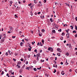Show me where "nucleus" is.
Returning <instances> with one entry per match:
<instances>
[{
	"mask_svg": "<svg viewBox=\"0 0 77 77\" xmlns=\"http://www.w3.org/2000/svg\"><path fill=\"white\" fill-rule=\"evenodd\" d=\"M70 27H71L72 30V29H73V26H70Z\"/></svg>",
	"mask_w": 77,
	"mask_h": 77,
	"instance_id": "a878e982",
	"label": "nucleus"
},
{
	"mask_svg": "<svg viewBox=\"0 0 77 77\" xmlns=\"http://www.w3.org/2000/svg\"><path fill=\"white\" fill-rule=\"evenodd\" d=\"M23 42H21L20 43V46H21V47H22V46H23Z\"/></svg>",
	"mask_w": 77,
	"mask_h": 77,
	"instance_id": "9d476101",
	"label": "nucleus"
},
{
	"mask_svg": "<svg viewBox=\"0 0 77 77\" xmlns=\"http://www.w3.org/2000/svg\"><path fill=\"white\" fill-rule=\"evenodd\" d=\"M13 3V2H12V1H10V4H11V5H12Z\"/></svg>",
	"mask_w": 77,
	"mask_h": 77,
	"instance_id": "4c0bfd02",
	"label": "nucleus"
},
{
	"mask_svg": "<svg viewBox=\"0 0 77 77\" xmlns=\"http://www.w3.org/2000/svg\"><path fill=\"white\" fill-rule=\"evenodd\" d=\"M34 3H36V0H34Z\"/></svg>",
	"mask_w": 77,
	"mask_h": 77,
	"instance_id": "de8ad7c7",
	"label": "nucleus"
},
{
	"mask_svg": "<svg viewBox=\"0 0 77 77\" xmlns=\"http://www.w3.org/2000/svg\"><path fill=\"white\" fill-rule=\"evenodd\" d=\"M4 72L3 71H2V73H1V75H3L4 74Z\"/></svg>",
	"mask_w": 77,
	"mask_h": 77,
	"instance_id": "7c9ffc66",
	"label": "nucleus"
},
{
	"mask_svg": "<svg viewBox=\"0 0 77 77\" xmlns=\"http://www.w3.org/2000/svg\"><path fill=\"white\" fill-rule=\"evenodd\" d=\"M26 65H27L28 64V61H26Z\"/></svg>",
	"mask_w": 77,
	"mask_h": 77,
	"instance_id": "a19ab883",
	"label": "nucleus"
},
{
	"mask_svg": "<svg viewBox=\"0 0 77 77\" xmlns=\"http://www.w3.org/2000/svg\"><path fill=\"white\" fill-rule=\"evenodd\" d=\"M33 69H34V71H36V70H37V69H36V68H34Z\"/></svg>",
	"mask_w": 77,
	"mask_h": 77,
	"instance_id": "5701e85b",
	"label": "nucleus"
},
{
	"mask_svg": "<svg viewBox=\"0 0 77 77\" xmlns=\"http://www.w3.org/2000/svg\"><path fill=\"white\" fill-rule=\"evenodd\" d=\"M12 38H15V36H12Z\"/></svg>",
	"mask_w": 77,
	"mask_h": 77,
	"instance_id": "a18cd8bd",
	"label": "nucleus"
},
{
	"mask_svg": "<svg viewBox=\"0 0 77 77\" xmlns=\"http://www.w3.org/2000/svg\"><path fill=\"white\" fill-rule=\"evenodd\" d=\"M21 61H23V59L21 58Z\"/></svg>",
	"mask_w": 77,
	"mask_h": 77,
	"instance_id": "bf43d9fd",
	"label": "nucleus"
},
{
	"mask_svg": "<svg viewBox=\"0 0 77 77\" xmlns=\"http://www.w3.org/2000/svg\"><path fill=\"white\" fill-rule=\"evenodd\" d=\"M66 40H65L64 41V43H66Z\"/></svg>",
	"mask_w": 77,
	"mask_h": 77,
	"instance_id": "603ef678",
	"label": "nucleus"
},
{
	"mask_svg": "<svg viewBox=\"0 0 77 77\" xmlns=\"http://www.w3.org/2000/svg\"><path fill=\"white\" fill-rule=\"evenodd\" d=\"M66 32H67V33H68V31H69V29H68L67 30H66Z\"/></svg>",
	"mask_w": 77,
	"mask_h": 77,
	"instance_id": "a211bd4d",
	"label": "nucleus"
},
{
	"mask_svg": "<svg viewBox=\"0 0 77 77\" xmlns=\"http://www.w3.org/2000/svg\"><path fill=\"white\" fill-rule=\"evenodd\" d=\"M39 36H41V34H40V33H39Z\"/></svg>",
	"mask_w": 77,
	"mask_h": 77,
	"instance_id": "4d7b16f0",
	"label": "nucleus"
},
{
	"mask_svg": "<svg viewBox=\"0 0 77 77\" xmlns=\"http://www.w3.org/2000/svg\"><path fill=\"white\" fill-rule=\"evenodd\" d=\"M1 43H3V42H4V40L3 39H2L1 41Z\"/></svg>",
	"mask_w": 77,
	"mask_h": 77,
	"instance_id": "1a4fd4ad",
	"label": "nucleus"
},
{
	"mask_svg": "<svg viewBox=\"0 0 77 77\" xmlns=\"http://www.w3.org/2000/svg\"><path fill=\"white\" fill-rule=\"evenodd\" d=\"M54 62H55V64H56V61H55V60H54Z\"/></svg>",
	"mask_w": 77,
	"mask_h": 77,
	"instance_id": "864d4df0",
	"label": "nucleus"
},
{
	"mask_svg": "<svg viewBox=\"0 0 77 77\" xmlns=\"http://www.w3.org/2000/svg\"><path fill=\"white\" fill-rule=\"evenodd\" d=\"M60 39L61 40H63V37L62 36L60 38Z\"/></svg>",
	"mask_w": 77,
	"mask_h": 77,
	"instance_id": "f8f14e48",
	"label": "nucleus"
},
{
	"mask_svg": "<svg viewBox=\"0 0 77 77\" xmlns=\"http://www.w3.org/2000/svg\"><path fill=\"white\" fill-rule=\"evenodd\" d=\"M35 57H40V54L39 53L38 54H37L36 55H35Z\"/></svg>",
	"mask_w": 77,
	"mask_h": 77,
	"instance_id": "7ed1b4c3",
	"label": "nucleus"
},
{
	"mask_svg": "<svg viewBox=\"0 0 77 77\" xmlns=\"http://www.w3.org/2000/svg\"><path fill=\"white\" fill-rule=\"evenodd\" d=\"M56 72V69H54V73H55V72Z\"/></svg>",
	"mask_w": 77,
	"mask_h": 77,
	"instance_id": "58836bf2",
	"label": "nucleus"
},
{
	"mask_svg": "<svg viewBox=\"0 0 77 77\" xmlns=\"http://www.w3.org/2000/svg\"><path fill=\"white\" fill-rule=\"evenodd\" d=\"M51 47L49 48H48V50L49 51H50L51 50Z\"/></svg>",
	"mask_w": 77,
	"mask_h": 77,
	"instance_id": "412c9836",
	"label": "nucleus"
},
{
	"mask_svg": "<svg viewBox=\"0 0 77 77\" xmlns=\"http://www.w3.org/2000/svg\"><path fill=\"white\" fill-rule=\"evenodd\" d=\"M35 15H37V13H35Z\"/></svg>",
	"mask_w": 77,
	"mask_h": 77,
	"instance_id": "774afa93",
	"label": "nucleus"
},
{
	"mask_svg": "<svg viewBox=\"0 0 77 77\" xmlns=\"http://www.w3.org/2000/svg\"><path fill=\"white\" fill-rule=\"evenodd\" d=\"M8 52L9 54L10 55H11V51H10V50H8Z\"/></svg>",
	"mask_w": 77,
	"mask_h": 77,
	"instance_id": "2eb2a0df",
	"label": "nucleus"
},
{
	"mask_svg": "<svg viewBox=\"0 0 77 77\" xmlns=\"http://www.w3.org/2000/svg\"><path fill=\"white\" fill-rule=\"evenodd\" d=\"M13 30L14 29H13L12 27H11L10 28V31H11V32H12V31H13Z\"/></svg>",
	"mask_w": 77,
	"mask_h": 77,
	"instance_id": "20e7f679",
	"label": "nucleus"
},
{
	"mask_svg": "<svg viewBox=\"0 0 77 77\" xmlns=\"http://www.w3.org/2000/svg\"><path fill=\"white\" fill-rule=\"evenodd\" d=\"M58 31L60 32H62V30H61V29H60V30H58Z\"/></svg>",
	"mask_w": 77,
	"mask_h": 77,
	"instance_id": "e433bc0d",
	"label": "nucleus"
},
{
	"mask_svg": "<svg viewBox=\"0 0 77 77\" xmlns=\"http://www.w3.org/2000/svg\"><path fill=\"white\" fill-rule=\"evenodd\" d=\"M30 55H28V56H27V57H28V58H30Z\"/></svg>",
	"mask_w": 77,
	"mask_h": 77,
	"instance_id": "c9c22d12",
	"label": "nucleus"
},
{
	"mask_svg": "<svg viewBox=\"0 0 77 77\" xmlns=\"http://www.w3.org/2000/svg\"><path fill=\"white\" fill-rule=\"evenodd\" d=\"M39 57H37V61H39Z\"/></svg>",
	"mask_w": 77,
	"mask_h": 77,
	"instance_id": "2f4dec72",
	"label": "nucleus"
},
{
	"mask_svg": "<svg viewBox=\"0 0 77 77\" xmlns=\"http://www.w3.org/2000/svg\"><path fill=\"white\" fill-rule=\"evenodd\" d=\"M75 72L77 73V69H76L75 70Z\"/></svg>",
	"mask_w": 77,
	"mask_h": 77,
	"instance_id": "13d9d810",
	"label": "nucleus"
},
{
	"mask_svg": "<svg viewBox=\"0 0 77 77\" xmlns=\"http://www.w3.org/2000/svg\"><path fill=\"white\" fill-rule=\"evenodd\" d=\"M75 29L76 30H77V26L75 25Z\"/></svg>",
	"mask_w": 77,
	"mask_h": 77,
	"instance_id": "72a5a7b5",
	"label": "nucleus"
},
{
	"mask_svg": "<svg viewBox=\"0 0 77 77\" xmlns=\"http://www.w3.org/2000/svg\"><path fill=\"white\" fill-rule=\"evenodd\" d=\"M28 49L29 51H31V48H28Z\"/></svg>",
	"mask_w": 77,
	"mask_h": 77,
	"instance_id": "cd10ccee",
	"label": "nucleus"
},
{
	"mask_svg": "<svg viewBox=\"0 0 77 77\" xmlns=\"http://www.w3.org/2000/svg\"><path fill=\"white\" fill-rule=\"evenodd\" d=\"M30 15L32 16V15H33V14H32V11H31V13H30Z\"/></svg>",
	"mask_w": 77,
	"mask_h": 77,
	"instance_id": "ea45409f",
	"label": "nucleus"
},
{
	"mask_svg": "<svg viewBox=\"0 0 77 77\" xmlns=\"http://www.w3.org/2000/svg\"><path fill=\"white\" fill-rule=\"evenodd\" d=\"M68 26V25H67V24H65L63 26H64V27H66V26Z\"/></svg>",
	"mask_w": 77,
	"mask_h": 77,
	"instance_id": "4be33fe9",
	"label": "nucleus"
},
{
	"mask_svg": "<svg viewBox=\"0 0 77 77\" xmlns=\"http://www.w3.org/2000/svg\"><path fill=\"white\" fill-rule=\"evenodd\" d=\"M42 32H45V29H43L42 30Z\"/></svg>",
	"mask_w": 77,
	"mask_h": 77,
	"instance_id": "f3484780",
	"label": "nucleus"
},
{
	"mask_svg": "<svg viewBox=\"0 0 77 77\" xmlns=\"http://www.w3.org/2000/svg\"><path fill=\"white\" fill-rule=\"evenodd\" d=\"M21 62H18V65H20V64H21Z\"/></svg>",
	"mask_w": 77,
	"mask_h": 77,
	"instance_id": "c756f323",
	"label": "nucleus"
},
{
	"mask_svg": "<svg viewBox=\"0 0 77 77\" xmlns=\"http://www.w3.org/2000/svg\"><path fill=\"white\" fill-rule=\"evenodd\" d=\"M42 42H44V40L42 39Z\"/></svg>",
	"mask_w": 77,
	"mask_h": 77,
	"instance_id": "69168bd1",
	"label": "nucleus"
},
{
	"mask_svg": "<svg viewBox=\"0 0 77 77\" xmlns=\"http://www.w3.org/2000/svg\"><path fill=\"white\" fill-rule=\"evenodd\" d=\"M50 51L51 52H53V48H51V50Z\"/></svg>",
	"mask_w": 77,
	"mask_h": 77,
	"instance_id": "ddd939ff",
	"label": "nucleus"
},
{
	"mask_svg": "<svg viewBox=\"0 0 77 77\" xmlns=\"http://www.w3.org/2000/svg\"><path fill=\"white\" fill-rule=\"evenodd\" d=\"M76 19V21H77V17H76V18H75Z\"/></svg>",
	"mask_w": 77,
	"mask_h": 77,
	"instance_id": "e2e57ef3",
	"label": "nucleus"
},
{
	"mask_svg": "<svg viewBox=\"0 0 77 77\" xmlns=\"http://www.w3.org/2000/svg\"><path fill=\"white\" fill-rule=\"evenodd\" d=\"M39 45H41V46H42L43 45L42 44V43L41 42H40L39 44Z\"/></svg>",
	"mask_w": 77,
	"mask_h": 77,
	"instance_id": "dca6fc26",
	"label": "nucleus"
},
{
	"mask_svg": "<svg viewBox=\"0 0 77 77\" xmlns=\"http://www.w3.org/2000/svg\"><path fill=\"white\" fill-rule=\"evenodd\" d=\"M69 71L70 72H71V71H72V70H71V69H70L69 70Z\"/></svg>",
	"mask_w": 77,
	"mask_h": 77,
	"instance_id": "5fc2aeb1",
	"label": "nucleus"
},
{
	"mask_svg": "<svg viewBox=\"0 0 77 77\" xmlns=\"http://www.w3.org/2000/svg\"><path fill=\"white\" fill-rule=\"evenodd\" d=\"M63 62H61L60 64H61V65H63Z\"/></svg>",
	"mask_w": 77,
	"mask_h": 77,
	"instance_id": "6e6d98bb",
	"label": "nucleus"
},
{
	"mask_svg": "<svg viewBox=\"0 0 77 77\" xmlns=\"http://www.w3.org/2000/svg\"><path fill=\"white\" fill-rule=\"evenodd\" d=\"M20 68V66H18V67H17V68Z\"/></svg>",
	"mask_w": 77,
	"mask_h": 77,
	"instance_id": "052dcab7",
	"label": "nucleus"
},
{
	"mask_svg": "<svg viewBox=\"0 0 77 77\" xmlns=\"http://www.w3.org/2000/svg\"><path fill=\"white\" fill-rule=\"evenodd\" d=\"M25 41H26L27 42H28V41H29V40L28 39L25 38Z\"/></svg>",
	"mask_w": 77,
	"mask_h": 77,
	"instance_id": "393cba45",
	"label": "nucleus"
},
{
	"mask_svg": "<svg viewBox=\"0 0 77 77\" xmlns=\"http://www.w3.org/2000/svg\"><path fill=\"white\" fill-rule=\"evenodd\" d=\"M31 68L30 67H27L26 68V69H28V70H29V69H30Z\"/></svg>",
	"mask_w": 77,
	"mask_h": 77,
	"instance_id": "39448f33",
	"label": "nucleus"
},
{
	"mask_svg": "<svg viewBox=\"0 0 77 77\" xmlns=\"http://www.w3.org/2000/svg\"><path fill=\"white\" fill-rule=\"evenodd\" d=\"M63 72H64L63 71L61 72V74H62V75H64V74H65V73H63Z\"/></svg>",
	"mask_w": 77,
	"mask_h": 77,
	"instance_id": "423d86ee",
	"label": "nucleus"
},
{
	"mask_svg": "<svg viewBox=\"0 0 77 77\" xmlns=\"http://www.w3.org/2000/svg\"><path fill=\"white\" fill-rule=\"evenodd\" d=\"M50 20L51 21V22H53V20H52V18H50Z\"/></svg>",
	"mask_w": 77,
	"mask_h": 77,
	"instance_id": "473e14b6",
	"label": "nucleus"
},
{
	"mask_svg": "<svg viewBox=\"0 0 77 77\" xmlns=\"http://www.w3.org/2000/svg\"><path fill=\"white\" fill-rule=\"evenodd\" d=\"M57 74L58 75H59V71H58V72H57Z\"/></svg>",
	"mask_w": 77,
	"mask_h": 77,
	"instance_id": "8fccbe9b",
	"label": "nucleus"
},
{
	"mask_svg": "<svg viewBox=\"0 0 77 77\" xmlns=\"http://www.w3.org/2000/svg\"><path fill=\"white\" fill-rule=\"evenodd\" d=\"M69 48H71V44H69Z\"/></svg>",
	"mask_w": 77,
	"mask_h": 77,
	"instance_id": "b1692460",
	"label": "nucleus"
},
{
	"mask_svg": "<svg viewBox=\"0 0 77 77\" xmlns=\"http://www.w3.org/2000/svg\"><path fill=\"white\" fill-rule=\"evenodd\" d=\"M72 33H76V31H75V30L73 31L72 32Z\"/></svg>",
	"mask_w": 77,
	"mask_h": 77,
	"instance_id": "c85d7f7f",
	"label": "nucleus"
},
{
	"mask_svg": "<svg viewBox=\"0 0 77 77\" xmlns=\"http://www.w3.org/2000/svg\"><path fill=\"white\" fill-rule=\"evenodd\" d=\"M62 36H64L65 35V33L64 32L62 33Z\"/></svg>",
	"mask_w": 77,
	"mask_h": 77,
	"instance_id": "6ab92c4d",
	"label": "nucleus"
},
{
	"mask_svg": "<svg viewBox=\"0 0 77 77\" xmlns=\"http://www.w3.org/2000/svg\"><path fill=\"white\" fill-rule=\"evenodd\" d=\"M40 18L43 20L44 18V16L42 15H41L40 17Z\"/></svg>",
	"mask_w": 77,
	"mask_h": 77,
	"instance_id": "f257e3e1",
	"label": "nucleus"
},
{
	"mask_svg": "<svg viewBox=\"0 0 77 77\" xmlns=\"http://www.w3.org/2000/svg\"><path fill=\"white\" fill-rule=\"evenodd\" d=\"M41 14V12H39L38 13V14Z\"/></svg>",
	"mask_w": 77,
	"mask_h": 77,
	"instance_id": "338daca9",
	"label": "nucleus"
},
{
	"mask_svg": "<svg viewBox=\"0 0 77 77\" xmlns=\"http://www.w3.org/2000/svg\"><path fill=\"white\" fill-rule=\"evenodd\" d=\"M5 55H6V56H8V52H6L5 54Z\"/></svg>",
	"mask_w": 77,
	"mask_h": 77,
	"instance_id": "37998d69",
	"label": "nucleus"
},
{
	"mask_svg": "<svg viewBox=\"0 0 77 77\" xmlns=\"http://www.w3.org/2000/svg\"><path fill=\"white\" fill-rule=\"evenodd\" d=\"M57 55L59 56H60V53H58L57 54Z\"/></svg>",
	"mask_w": 77,
	"mask_h": 77,
	"instance_id": "aec40b11",
	"label": "nucleus"
},
{
	"mask_svg": "<svg viewBox=\"0 0 77 77\" xmlns=\"http://www.w3.org/2000/svg\"><path fill=\"white\" fill-rule=\"evenodd\" d=\"M60 48H57V51H59V52H60Z\"/></svg>",
	"mask_w": 77,
	"mask_h": 77,
	"instance_id": "6e6552de",
	"label": "nucleus"
},
{
	"mask_svg": "<svg viewBox=\"0 0 77 77\" xmlns=\"http://www.w3.org/2000/svg\"><path fill=\"white\" fill-rule=\"evenodd\" d=\"M34 51L35 52H36L37 51V50L35 49V50H34Z\"/></svg>",
	"mask_w": 77,
	"mask_h": 77,
	"instance_id": "49530a36",
	"label": "nucleus"
},
{
	"mask_svg": "<svg viewBox=\"0 0 77 77\" xmlns=\"http://www.w3.org/2000/svg\"><path fill=\"white\" fill-rule=\"evenodd\" d=\"M15 18H18V16L17 15V14H15Z\"/></svg>",
	"mask_w": 77,
	"mask_h": 77,
	"instance_id": "f704fd0d",
	"label": "nucleus"
},
{
	"mask_svg": "<svg viewBox=\"0 0 77 77\" xmlns=\"http://www.w3.org/2000/svg\"><path fill=\"white\" fill-rule=\"evenodd\" d=\"M57 57H55V60H57Z\"/></svg>",
	"mask_w": 77,
	"mask_h": 77,
	"instance_id": "680f3d73",
	"label": "nucleus"
},
{
	"mask_svg": "<svg viewBox=\"0 0 77 77\" xmlns=\"http://www.w3.org/2000/svg\"><path fill=\"white\" fill-rule=\"evenodd\" d=\"M31 5H32V3H30V4H28V6H31Z\"/></svg>",
	"mask_w": 77,
	"mask_h": 77,
	"instance_id": "c03bdc74",
	"label": "nucleus"
},
{
	"mask_svg": "<svg viewBox=\"0 0 77 77\" xmlns=\"http://www.w3.org/2000/svg\"><path fill=\"white\" fill-rule=\"evenodd\" d=\"M66 36L67 37V38H69V33H68L66 34Z\"/></svg>",
	"mask_w": 77,
	"mask_h": 77,
	"instance_id": "f03ea898",
	"label": "nucleus"
},
{
	"mask_svg": "<svg viewBox=\"0 0 77 77\" xmlns=\"http://www.w3.org/2000/svg\"><path fill=\"white\" fill-rule=\"evenodd\" d=\"M75 38H76V37H77V34H75Z\"/></svg>",
	"mask_w": 77,
	"mask_h": 77,
	"instance_id": "09e8293b",
	"label": "nucleus"
},
{
	"mask_svg": "<svg viewBox=\"0 0 77 77\" xmlns=\"http://www.w3.org/2000/svg\"><path fill=\"white\" fill-rule=\"evenodd\" d=\"M22 71H23V70L22 69H20V73H21V72H22Z\"/></svg>",
	"mask_w": 77,
	"mask_h": 77,
	"instance_id": "4468645a",
	"label": "nucleus"
},
{
	"mask_svg": "<svg viewBox=\"0 0 77 77\" xmlns=\"http://www.w3.org/2000/svg\"><path fill=\"white\" fill-rule=\"evenodd\" d=\"M39 45V42H38V43H37V45Z\"/></svg>",
	"mask_w": 77,
	"mask_h": 77,
	"instance_id": "0e129e2a",
	"label": "nucleus"
},
{
	"mask_svg": "<svg viewBox=\"0 0 77 77\" xmlns=\"http://www.w3.org/2000/svg\"><path fill=\"white\" fill-rule=\"evenodd\" d=\"M52 32H53L54 33H56V31H55V30H52Z\"/></svg>",
	"mask_w": 77,
	"mask_h": 77,
	"instance_id": "9b49d317",
	"label": "nucleus"
},
{
	"mask_svg": "<svg viewBox=\"0 0 77 77\" xmlns=\"http://www.w3.org/2000/svg\"><path fill=\"white\" fill-rule=\"evenodd\" d=\"M65 4H66V5H67V6H68L69 7V4H67L66 3H65Z\"/></svg>",
	"mask_w": 77,
	"mask_h": 77,
	"instance_id": "bb28decb",
	"label": "nucleus"
},
{
	"mask_svg": "<svg viewBox=\"0 0 77 77\" xmlns=\"http://www.w3.org/2000/svg\"><path fill=\"white\" fill-rule=\"evenodd\" d=\"M41 62H44V60H41Z\"/></svg>",
	"mask_w": 77,
	"mask_h": 77,
	"instance_id": "3c124183",
	"label": "nucleus"
},
{
	"mask_svg": "<svg viewBox=\"0 0 77 77\" xmlns=\"http://www.w3.org/2000/svg\"><path fill=\"white\" fill-rule=\"evenodd\" d=\"M69 53H68V52H66V53L65 54V55H66V56H69Z\"/></svg>",
	"mask_w": 77,
	"mask_h": 77,
	"instance_id": "0eeeda50",
	"label": "nucleus"
},
{
	"mask_svg": "<svg viewBox=\"0 0 77 77\" xmlns=\"http://www.w3.org/2000/svg\"><path fill=\"white\" fill-rule=\"evenodd\" d=\"M46 2H47V1L46 0H44V3H46Z\"/></svg>",
	"mask_w": 77,
	"mask_h": 77,
	"instance_id": "79ce46f5",
	"label": "nucleus"
}]
</instances>
